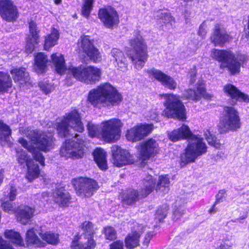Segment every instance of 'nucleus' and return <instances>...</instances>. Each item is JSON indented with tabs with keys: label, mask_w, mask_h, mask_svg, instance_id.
<instances>
[{
	"label": "nucleus",
	"mask_w": 249,
	"mask_h": 249,
	"mask_svg": "<svg viewBox=\"0 0 249 249\" xmlns=\"http://www.w3.org/2000/svg\"><path fill=\"white\" fill-rule=\"evenodd\" d=\"M217 204V203H216V202H215L213 207L209 210V212L210 213H214L217 211V209L216 208V205Z\"/></svg>",
	"instance_id": "e2e57ef3"
},
{
	"label": "nucleus",
	"mask_w": 249,
	"mask_h": 249,
	"mask_svg": "<svg viewBox=\"0 0 249 249\" xmlns=\"http://www.w3.org/2000/svg\"><path fill=\"white\" fill-rule=\"evenodd\" d=\"M155 17L157 22L161 26H165L167 28L172 27L175 22L174 18L168 12L162 10H159L155 13Z\"/></svg>",
	"instance_id": "c85d7f7f"
},
{
	"label": "nucleus",
	"mask_w": 249,
	"mask_h": 249,
	"mask_svg": "<svg viewBox=\"0 0 249 249\" xmlns=\"http://www.w3.org/2000/svg\"><path fill=\"white\" fill-rule=\"evenodd\" d=\"M27 167V173L26 175V178L29 181L31 182L39 176L40 170L38 164H35L33 161L28 164Z\"/></svg>",
	"instance_id": "4c0bfd02"
},
{
	"label": "nucleus",
	"mask_w": 249,
	"mask_h": 249,
	"mask_svg": "<svg viewBox=\"0 0 249 249\" xmlns=\"http://www.w3.org/2000/svg\"><path fill=\"white\" fill-rule=\"evenodd\" d=\"M146 71L150 78L160 82L164 87L170 90H174L177 88L178 84L175 80L162 71L153 68L147 70Z\"/></svg>",
	"instance_id": "f3484780"
},
{
	"label": "nucleus",
	"mask_w": 249,
	"mask_h": 249,
	"mask_svg": "<svg viewBox=\"0 0 249 249\" xmlns=\"http://www.w3.org/2000/svg\"><path fill=\"white\" fill-rule=\"evenodd\" d=\"M168 136L173 142L189 138L187 146L180 157L182 166L194 162L198 157L207 152V147L203 138L199 135H192L186 125L183 124L178 129L168 133Z\"/></svg>",
	"instance_id": "f257e3e1"
},
{
	"label": "nucleus",
	"mask_w": 249,
	"mask_h": 249,
	"mask_svg": "<svg viewBox=\"0 0 249 249\" xmlns=\"http://www.w3.org/2000/svg\"><path fill=\"white\" fill-rule=\"evenodd\" d=\"M16 152L17 161L20 165H23L24 167L25 165L27 166L33 161L30 156L23 149H18Z\"/></svg>",
	"instance_id": "a19ab883"
},
{
	"label": "nucleus",
	"mask_w": 249,
	"mask_h": 249,
	"mask_svg": "<svg viewBox=\"0 0 249 249\" xmlns=\"http://www.w3.org/2000/svg\"><path fill=\"white\" fill-rule=\"evenodd\" d=\"M81 228L84 231L85 237L88 240L84 244H80L82 246H87L89 240L90 239L94 240L92 238V236L95 233V229L93 227V224L89 221H85L83 222Z\"/></svg>",
	"instance_id": "e433bc0d"
},
{
	"label": "nucleus",
	"mask_w": 249,
	"mask_h": 249,
	"mask_svg": "<svg viewBox=\"0 0 249 249\" xmlns=\"http://www.w3.org/2000/svg\"><path fill=\"white\" fill-rule=\"evenodd\" d=\"M79 52L83 53L95 62H99L101 60V55L98 50L94 45L93 40L90 39L88 36H81L77 43Z\"/></svg>",
	"instance_id": "2eb2a0df"
},
{
	"label": "nucleus",
	"mask_w": 249,
	"mask_h": 249,
	"mask_svg": "<svg viewBox=\"0 0 249 249\" xmlns=\"http://www.w3.org/2000/svg\"><path fill=\"white\" fill-rule=\"evenodd\" d=\"M99 18L105 26L111 28L119 23V16L116 11L108 6L101 8L98 12Z\"/></svg>",
	"instance_id": "6ab92c4d"
},
{
	"label": "nucleus",
	"mask_w": 249,
	"mask_h": 249,
	"mask_svg": "<svg viewBox=\"0 0 249 249\" xmlns=\"http://www.w3.org/2000/svg\"><path fill=\"white\" fill-rule=\"evenodd\" d=\"M94 160L101 170H106L107 168V155L104 149L97 148L93 153Z\"/></svg>",
	"instance_id": "2f4dec72"
},
{
	"label": "nucleus",
	"mask_w": 249,
	"mask_h": 249,
	"mask_svg": "<svg viewBox=\"0 0 249 249\" xmlns=\"http://www.w3.org/2000/svg\"><path fill=\"white\" fill-rule=\"evenodd\" d=\"M35 69L38 73L44 72L48 61L47 56L42 53H38L35 57Z\"/></svg>",
	"instance_id": "c9c22d12"
},
{
	"label": "nucleus",
	"mask_w": 249,
	"mask_h": 249,
	"mask_svg": "<svg viewBox=\"0 0 249 249\" xmlns=\"http://www.w3.org/2000/svg\"><path fill=\"white\" fill-rule=\"evenodd\" d=\"M196 74V71L195 70H193L190 72V82L191 84H193L195 81H196L195 79V76Z\"/></svg>",
	"instance_id": "680f3d73"
},
{
	"label": "nucleus",
	"mask_w": 249,
	"mask_h": 249,
	"mask_svg": "<svg viewBox=\"0 0 249 249\" xmlns=\"http://www.w3.org/2000/svg\"><path fill=\"white\" fill-rule=\"evenodd\" d=\"M247 217V213H246V214H245L244 215V216H241V217H240V219H245Z\"/></svg>",
	"instance_id": "774afa93"
},
{
	"label": "nucleus",
	"mask_w": 249,
	"mask_h": 249,
	"mask_svg": "<svg viewBox=\"0 0 249 249\" xmlns=\"http://www.w3.org/2000/svg\"><path fill=\"white\" fill-rule=\"evenodd\" d=\"M226 194V191L225 190H220L216 196V203H218L223 200L225 195Z\"/></svg>",
	"instance_id": "13d9d810"
},
{
	"label": "nucleus",
	"mask_w": 249,
	"mask_h": 249,
	"mask_svg": "<svg viewBox=\"0 0 249 249\" xmlns=\"http://www.w3.org/2000/svg\"><path fill=\"white\" fill-rule=\"evenodd\" d=\"M155 187V181L151 176H148L143 181V187L139 191L130 189L123 195L122 199L123 205H131L134 204L151 193Z\"/></svg>",
	"instance_id": "6e6552de"
},
{
	"label": "nucleus",
	"mask_w": 249,
	"mask_h": 249,
	"mask_svg": "<svg viewBox=\"0 0 249 249\" xmlns=\"http://www.w3.org/2000/svg\"><path fill=\"white\" fill-rule=\"evenodd\" d=\"M17 190L16 188L11 185L10 187V193L8 195L9 199L10 201H13L15 199L16 196H17Z\"/></svg>",
	"instance_id": "5fc2aeb1"
},
{
	"label": "nucleus",
	"mask_w": 249,
	"mask_h": 249,
	"mask_svg": "<svg viewBox=\"0 0 249 249\" xmlns=\"http://www.w3.org/2000/svg\"><path fill=\"white\" fill-rule=\"evenodd\" d=\"M72 184L79 196H91L98 188L97 182L90 178H79L73 179Z\"/></svg>",
	"instance_id": "ddd939ff"
},
{
	"label": "nucleus",
	"mask_w": 249,
	"mask_h": 249,
	"mask_svg": "<svg viewBox=\"0 0 249 249\" xmlns=\"http://www.w3.org/2000/svg\"><path fill=\"white\" fill-rule=\"evenodd\" d=\"M0 16L7 21H16L18 17V12L12 0H0Z\"/></svg>",
	"instance_id": "a211bd4d"
},
{
	"label": "nucleus",
	"mask_w": 249,
	"mask_h": 249,
	"mask_svg": "<svg viewBox=\"0 0 249 249\" xmlns=\"http://www.w3.org/2000/svg\"><path fill=\"white\" fill-rule=\"evenodd\" d=\"M54 202L60 206H66L70 202L69 193L63 188H57L53 193Z\"/></svg>",
	"instance_id": "cd10ccee"
},
{
	"label": "nucleus",
	"mask_w": 249,
	"mask_h": 249,
	"mask_svg": "<svg viewBox=\"0 0 249 249\" xmlns=\"http://www.w3.org/2000/svg\"><path fill=\"white\" fill-rule=\"evenodd\" d=\"M55 125L57 133L61 137L69 134L70 129L79 132H83L84 129L81 114L76 109L66 113L61 120L56 122Z\"/></svg>",
	"instance_id": "39448f33"
},
{
	"label": "nucleus",
	"mask_w": 249,
	"mask_h": 249,
	"mask_svg": "<svg viewBox=\"0 0 249 249\" xmlns=\"http://www.w3.org/2000/svg\"><path fill=\"white\" fill-rule=\"evenodd\" d=\"M111 55L114 58L115 67L122 71H125L127 69V62L124 53L121 50L113 48L111 52Z\"/></svg>",
	"instance_id": "a878e982"
},
{
	"label": "nucleus",
	"mask_w": 249,
	"mask_h": 249,
	"mask_svg": "<svg viewBox=\"0 0 249 249\" xmlns=\"http://www.w3.org/2000/svg\"><path fill=\"white\" fill-rule=\"evenodd\" d=\"M102 124L101 135L105 141L114 142L120 139L123 124L119 119L108 120L103 122Z\"/></svg>",
	"instance_id": "9b49d317"
},
{
	"label": "nucleus",
	"mask_w": 249,
	"mask_h": 249,
	"mask_svg": "<svg viewBox=\"0 0 249 249\" xmlns=\"http://www.w3.org/2000/svg\"><path fill=\"white\" fill-rule=\"evenodd\" d=\"M230 36L222 26L219 24L215 25L213 35L211 37L212 42L215 45H222L229 40Z\"/></svg>",
	"instance_id": "b1692460"
},
{
	"label": "nucleus",
	"mask_w": 249,
	"mask_h": 249,
	"mask_svg": "<svg viewBox=\"0 0 249 249\" xmlns=\"http://www.w3.org/2000/svg\"><path fill=\"white\" fill-rule=\"evenodd\" d=\"M152 124H141L127 131L126 138L129 141H138L146 136L153 130Z\"/></svg>",
	"instance_id": "aec40b11"
},
{
	"label": "nucleus",
	"mask_w": 249,
	"mask_h": 249,
	"mask_svg": "<svg viewBox=\"0 0 249 249\" xmlns=\"http://www.w3.org/2000/svg\"><path fill=\"white\" fill-rule=\"evenodd\" d=\"M0 249H14L6 241L0 236Z\"/></svg>",
	"instance_id": "4d7b16f0"
},
{
	"label": "nucleus",
	"mask_w": 249,
	"mask_h": 249,
	"mask_svg": "<svg viewBox=\"0 0 249 249\" xmlns=\"http://www.w3.org/2000/svg\"><path fill=\"white\" fill-rule=\"evenodd\" d=\"M15 82H18L20 87L24 88L26 86L28 88L31 85L30 81L29 73L26 71L25 68H13L10 71Z\"/></svg>",
	"instance_id": "4be33fe9"
},
{
	"label": "nucleus",
	"mask_w": 249,
	"mask_h": 249,
	"mask_svg": "<svg viewBox=\"0 0 249 249\" xmlns=\"http://www.w3.org/2000/svg\"><path fill=\"white\" fill-rule=\"evenodd\" d=\"M163 105L165 108L163 114L168 118H176L180 120L185 119V107L178 95L173 94H164Z\"/></svg>",
	"instance_id": "1a4fd4ad"
},
{
	"label": "nucleus",
	"mask_w": 249,
	"mask_h": 249,
	"mask_svg": "<svg viewBox=\"0 0 249 249\" xmlns=\"http://www.w3.org/2000/svg\"><path fill=\"white\" fill-rule=\"evenodd\" d=\"M12 79L8 72L0 71V93L4 92L12 86Z\"/></svg>",
	"instance_id": "f704fd0d"
},
{
	"label": "nucleus",
	"mask_w": 249,
	"mask_h": 249,
	"mask_svg": "<svg viewBox=\"0 0 249 249\" xmlns=\"http://www.w3.org/2000/svg\"><path fill=\"white\" fill-rule=\"evenodd\" d=\"M3 210L10 213H16L18 221L22 224H27L33 216L35 210L29 206H24L16 209L15 205L5 199L2 200Z\"/></svg>",
	"instance_id": "f8f14e48"
},
{
	"label": "nucleus",
	"mask_w": 249,
	"mask_h": 249,
	"mask_svg": "<svg viewBox=\"0 0 249 249\" xmlns=\"http://www.w3.org/2000/svg\"><path fill=\"white\" fill-rule=\"evenodd\" d=\"M84 153L83 141L78 142L72 140H67L60 150V155L67 158L78 159L82 157Z\"/></svg>",
	"instance_id": "4468645a"
},
{
	"label": "nucleus",
	"mask_w": 249,
	"mask_h": 249,
	"mask_svg": "<svg viewBox=\"0 0 249 249\" xmlns=\"http://www.w3.org/2000/svg\"><path fill=\"white\" fill-rule=\"evenodd\" d=\"M11 133V129L9 126L0 121V139L6 140Z\"/></svg>",
	"instance_id": "c03bdc74"
},
{
	"label": "nucleus",
	"mask_w": 249,
	"mask_h": 249,
	"mask_svg": "<svg viewBox=\"0 0 249 249\" xmlns=\"http://www.w3.org/2000/svg\"><path fill=\"white\" fill-rule=\"evenodd\" d=\"M153 236V233L151 232L148 233L145 236L144 241L143 242V245L147 247L150 242L151 239Z\"/></svg>",
	"instance_id": "bf43d9fd"
},
{
	"label": "nucleus",
	"mask_w": 249,
	"mask_h": 249,
	"mask_svg": "<svg viewBox=\"0 0 249 249\" xmlns=\"http://www.w3.org/2000/svg\"><path fill=\"white\" fill-rule=\"evenodd\" d=\"M51 58L58 73L62 74L68 71L75 79L86 84L94 83L100 79L101 71L98 68L80 65L78 67L71 66L66 69L64 56L61 54L53 53Z\"/></svg>",
	"instance_id": "f03ea898"
},
{
	"label": "nucleus",
	"mask_w": 249,
	"mask_h": 249,
	"mask_svg": "<svg viewBox=\"0 0 249 249\" xmlns=\"http://www.w3.org/2000/svg\"><path fill=\"white\" fill-rule=\"evenodd\" d=\"M167 211V209L166 206L163 208L158 209L156 214V219L159 222H161L162 220L166 216Z\"/></svg>",
	"instance_id": "8fccbe9b"
},
{
	"label": "nucleus",
	"mask_w": 249,
	"mask_h": 249,
	"mask_svg": "<svg viewBox=\"0 0 249 249\" xmlns=\"http://www.w3.org/2000/svg\"><path fill=\"white\" fill-rule=\"evenodd\" d=\"M137 149L139 158L142 160H146L158 154L159 145L156 140L150 138L140 142Z\"/></svg>",
	"instance_id": "dca6fc26"
},
{
	"label": "nucleus",
	"mask_w": 249,
	"mask_h": 249,
	"mask_svg": "<svg viewBox=\"0 0 249 249\" xmlns=\"http://www.w3.org/2000/svg\"><path fill=\"white\" fill-rule=\"evenodd\" d=\"M225 92L232 99H235L239 102H249L248 95L241 92L235 86L228 84L224 88Z\"/></svg>",
	"instance_id": "bb28decb"
},
{
	"label": "nucleus",
	"mask_w": 249,
	"mask_h": 249,
	"mask_svg": "<svg viewBox=\"0 0 249 249\" xmlns=\"http://www.w3.org/2000/svg\"><path fill=\"white\" fill-rule=\"evenodd\" d=\"M205 136L206 139L210 144L216 147L219 146V143L217 140L216 138L214 135L211 134L209 130H207L205 132Z\"/></svg>",
	"instance_id": "49530a36"
},
{
	"label": "nucleus",
	"mask_w": 249,
	"mask_h": 249,
	"mask_svg": "<svg viewBox=\"0 0 249 249\" xmlns=\"http://www.w3.org/2000/svg\"><path fill=\"white\" fill-rule=\"evenodd\" d=\"M42 230L38 231L36 229L33 228L29 229L26 232L25 241L28 245H35L36 247L43 246V243L39 239L36 232H41Z\"/></svg>",
	"instance_id": "7c9ffc66"
},
{
	"label": "nucleus",
	"mask_w": 249,
	"mask_h": 249,
	"mask_svg": "<svg viewBox=\"0 0 249 249\" xmlns=\"http://www.w3.org/2000/svg\"><path fill=\"white\" fill-rule=\"evenodd\" d=\"M93 0H84L82 7V15L85 17H88L91 10Z\"/></svg>",
	"instance_id": "a18cd8bd"
},
{
	"label": "nucleus",
	"mask_w": 249,
	"mask_h": 249,
	"mask_svg": "<svg viewBox=\"0 0 249 249\" xmlns=\"http://www.w3.org/2000/svg\"><path fill=\"white\" fill-rule=\"evenodd\" d=\"M104 233L106 239L113 240L116 238V232L113 228L107 227L105 228Z\"/></svg>",
	"instance_id": "09e8293b"
},
{
	"label": "nucleus",
	"mask_w": 249,
	"mask_h": 249,
	"mask_svg": "<svg viewBox=\"0 0 249 249\" xmlns=\"http://www.w3.org/2000/svg\"><path fill=\"white\" fill-rule=\"evenodd\" d=\"M62 0H54V3L56 4H59L61 3Z\"/></svg>",
	"instance_id": "338daca9"
},
{
	"label": "nucleus",
	"mask_w": 249,
	"mask_h": 249,
	"mask_svg": "<svg viewBox=\"0 0 249 249\" xmlns=\"http://www.w3.org/2000/svg\"><path fill=\"white\" fill-rule=\"evenodd\" d=\"M211 55L214 59L222 62L220 68H227L232 74L239 72L241 64L245 60L244 55H235L231 51L214 49Z\"/></svg>",
	"instance_id": "423d86ee"
},
{
	"label": "nucleus",
	"mask_w": 249,
	"mask_h": 249,
	"mask_svg": "<svg viewBox=\"0 0 249 249\" xmlns=\"http://www.w3.org/2000/svg\"><path fill=\"white\" fill-rule=\"evenodd\" d=\"M183 97L193 101H198L202 97L206 98L205 89L204 87L203 82L202 81L198 82L196 90L192 89L185 90L183 92Z\"/></svg>",
	"instance_id": "393cba45"
},
{
	"label": "nucleus",
	"mask_w": 249,
	"mask_h": 249,
	"mask_svg": "<svg viewBox=\"0 0 249 249\" xmlns=\"http://www.w3.org/2000/svg\"><path fill=\"white\" fill-rule=\"evenodd\" d=\"M232 244H228L226 242L221 244L219 246L217 247L215 249H231Z\"/></svg>",
	"instance_id": "052dcab7"
},
{
	"label": "nucleus",
	"mask_w": 249,
	"mask_h": 249,
	"mask_svg": "<svg viewBox=\"0 0 249 249\" xmlns=\"http://www.w3.org/2000/svg\"><path fill=\"white\" fill-rule=\"evenodd\" d=\"M170 181L168 176H160L159 178L156 189L157 191L166 194L169 190Z\"/></svg>",
	"instance_id": "58836bf2"
},
{
	"label": "nucleus",
	"mask_w": 249,
	"mask_h": 249,
	"mask_svg": "<svg viewBox=\"0 0 249 249\" xmlns=\"http://www.w3.org/2000/svg\"><path fill=\"white\" fill-rule=\"evenodd\" d=\"M18 142L23 147L33 154V157L36 160L38 161L41 165L44 166V158L40 152L37 151L34 146L29 145L27 141L23 138H20Z\"/></svg>",
	"instance_id": "c756f323"
},
{
	"label": "nucleus",
	"mask_w": 249,
	"mask_h": 249,
	"mask_svg": "<svg viewBox=\"0 0 249 249\" xmlns=\"http://www.w3.org/2000/svg\"><path fill=\"white\" fill-rule=\"evenodd\" d=\"M96 246L94 240L90 239L89 240L87 246H82L79 242L73 241L71 245V249H94Z\"/></svg>",
	"instance_id": "37998d69"
},
{
	"label": "nucleus",
	"mask_w": 249,
	"mask_h": 249,
	"mask_svg": "<svg viewBox=\"0 0 249 249\" xmlns=\"http://www.w3.org/2000/svg\"><path fill=\"white\" fill-rule=\"evenodd\" d=\"M38 234L44 241L49 244H56L58 241V236L56 234L50 232H46L43 233L42 231H41V232H38Z\"/></svg>",
	"instance_id": "79ce46f5"
},
{
	"label": "nucleus",
	"mask_w": 249,
	"mask_h": 249,
	"mask_svg": "<svg viewBox=\"0 0 249 249\" xmlns=\"http://www.w3.org/2000/svg\"><path fill=\"white\" fill-rule=\"evenodd\" d=\"M110 247V249H124L123 242L120 240H117L112 243Z\"/></svg>",
	"instance_id": "864d4df0"
},
{
	"label": "nucleus",
	"mask_w": 249,
	"mask_h": 249,
	"mask_svg": "<svg viewBox=\"0 0 249 249\" xmlns=\"http://www.w3.org/2000/svg\"><path fill=\"white\" fill-rule=\"evenodd\" d=\"M142 233L134 231L129 233L125 239V247L128 249H132L139 246V239Z\"/></svg>",
	"instance_id": "473e14b6"
},
{
	"label": "nucleus",
	"mask_w": 249,
	"mask_h": 249,
	"mask_svg": "<svg viewBox=\"0 0 249 249\" xmlns=\"http://www.w3.org/2000/svg\"><path fill=\"white\" fill-rule=\"evenodd\" d=\"M240 126V119L238 111L233 107H225L218 126L219 132L226 133L229 131H234Z\"/></svg>",
	"instance_id": "9d476101"
},
{
	"label": "nucleus",
	"mask_w": 249,
	"mask_h": 249,
	"mask_svg": "<svg viewBox=\"0 0 249 249\" xmlns=\"http://www.w3.org/2000/svg\"><path fill=\"white\" fill-rule=\"evenodd\" d=\"M111 152L113 163L116 166L122 167L131 162V157L127 150L121 149L119 146L114 145L111 147Z\"/></svg>",
	"instance_id": "412c9836"
},
{
	"label": "nucleus",
	"mask_w": 249,
	"mask_h": 249,
	"mask_svg": "<svg viewBox=\"0 0 249 249\" xmlns=\"http://www.w3.org/2000/svg\"><path fill=\"white\" fill-rule=\"evenodd\" d=\"M122 100V96L117 90L109 83L101 84L90 90L88 101L97 107H110L118 105Z\"/></svg>",
	"instance_id": "7ed1b4c3"
},
{
	"label": "nucleus",
	"mask_w": 249,
	"mask_h": 249,
	"mask_svg": "<svg viewBox=\"0 0 249 249\" xmlns=\"http://www.w3.org/2000/svg\"><path fill=\"white\" fill-rule=\"evenodd\" d=\"M39 31L37 30L36 25L33 21L29 23V35L27 38V43L25 50L28 53H31L35 48V44L39 42L38 33Z\"/></svg>",
	"instance_id": "5701e85b"
},
{
	"label": "nucleus",
	"mask_w": 249,
	"mask_h": 249,
	"mask_svg": "<svg viewBox=\"0 0 249 249\" xmlns=\"http://www.w3.org/2000/svg\"><path fill=\"white\" fill-rule=\"evenodd\" d=\"M3 178H4V172H3V170L2 169H1L0 171V186L1 185V184H2V183L3 182Z\"/></svg>",
	"instance_id": "0e129e2a"
},
{
	"label": "nucleus",
	"mask_w": 249,
	"mask_h": 249,
	"mask_svg": "<svg viewBox=\"0 0 249 249\" xmlns=\"http://www.w3.org/2000/svg\"><path fill=\"white\" fill-rule=\"evenodd\" d=\"M39 86L40 89L46 94L51 92L53 89V86L48 83L40 82L39 84Z\"/></svg>",
	"instance_id": "3c124183"
},
{
	"label": "nucleus",
	"mask_w": 249,
	"mask_h": 249,
	"mask_svg": "<svg viewBox=\"0 0 249 249\" xmlns=\"http://www.w3.org/2000/svg\"><path fill=\"white\" fill-rule=\"evenodd\" d=\"M135 34V36L129 40L132 51L128 53V56L135 68L140 70L147 59V47L144 39L139 32H136Z\"/></svg>",
	"instance_id": "20e7f679"
},
{
	"label": "nucleus",
	"mask_w": 249,
	"mask_h": 249,
	"mask_svg": "<svg viewBox=\"0 0 249 249\" xmlns=\"http://www.w3.org/2000/svg\"><path fill=\"white\" fill-rule=\"evenodd\" d=\"M5 238L9 239L12 242L16 245L22 246L24 245L23 240L19 233L13 230H6L4 232Z\"/></svg>",
	"instance_id": "ea45409f"
},
{
	"label": "nucleus",
	"mask_w": 249,
	"mask_h": 249,
	"mask_svg": "<svg viewBox=\"0 0 249 249\" xmlns=\"http://www.w3.org/2000/svg\"><path fill=\"white\" fill-rule=\"evenodd\" d=\"M206 25L204 22L202 23L199 26L198 31V35L204 38L207 34Z\"/></svg>",
	"instance_id": "6e6d98bb"
},
{
	"label": "nucleus",
	"mask_w": 249,
	"mask_h": 249,
	"mask_svg": "<svg viewBox=\"0 0 249 249\" xmlns=\"http://www.w3.org/2000/svg\"><path fill=\"white\" fill-rule=\"evenodd\" d=\"M87 129L89 136L91 137H98L99 135L98 125L89 122L87 125Z\"/></svg>",
	"instance_id": "de8ad7c7"
},
{
	"label": "nucleus",
	"mask_w": 249,
	"mask_h": 249,
	"mask_svg": "<svg viewBox=\"0 0 249 249\" xmlns=\"http://www.w3.org/2000/svg\"><path fill=\"white\" fill-rule=\"evenodd\" d=\"M59 37L58 30L53 28L51 33L48 35L45 39L44 49L49 50L51 48L53 47L57 43V41Z\"/></svg>",
	"instance_id": "72a5a7b5"
},
{
	"label": "nucleus",
	"mask_w": 249,
	"mask_h": 249,
	"mask_svg": "<svg viewBox=\"0 0 249 249\" xmlns=\"http://www.w3.org/2000/svg\"><path fill=\"white\" fill-rule=\"evenodd\" d=\"M148 117L150 120H155L157 118V114L156 113H154L153 115Z\"/></svg>",
	"instance_id": "69168bd1"
},
{
	"label": "nucleus",
	"mask_w": 249,
	"mask_h": 249,
	"mask_svg": "<svg viewBox=\"0 0 249 249\" xmlns=\"http://www.w3.org/2000/svg\"><path fill=\"white\" fill-rule=\"evenodd\" d=\"M185 210L183 207H179L177 208L173 212V219L177 220L184 213Z\"/></svg>",
	"instance_id": "603ef678"
},
{
	"label": "nucleus",
	"mask_w": 249,
	"mask_h": 249,
	"mask_svg": "<svg viewBox=\"0 0 249 249\" xmlns=\"http://www.w3.org/2000/svg\"><path fill=\"white\" fill-rule=\"evenodd\" d=\"M19 132L26 135L31 141L36 145L38 149L46 152L54 147V139L52 135H48L44 132L36 130H30L27 127H20Z\"/></svg>",
	"instance_id": "0eeeda50"
}]
</instances>
